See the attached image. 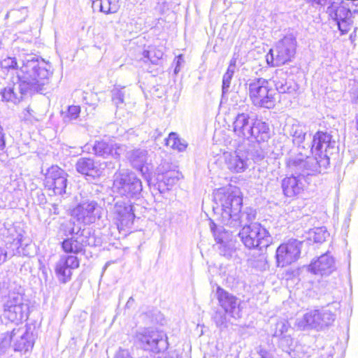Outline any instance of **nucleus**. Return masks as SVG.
Instances as JSON below:
<instances>
[{"label": "nucleus", "instance_id": "nucleus-1", "mask_svg": "<svg viewBox=\"0 0 358 358\" xmlns=\"http://www.w3.org/2000/svg\"><path fill=\"white\" fill-rule=\"evenodd\" d=\"M214 198L221 206L220 221L224 225L236 229L242 226L244 221L255 220L256 213L254 209L245 208L241 210L243 199L238 189H219Z\"/></svg>", "mask_w": 358, "mask_h": 358}, {"label": "nucleus", "instance_id": "nucleus-2", "mask_svg": "<svg viewBox=\"0 0 358 358\" xmlns=\"http://www.w3.org/2000/svg\"><path fill=\"white\" fill-rule=\"evenodd\" d=\"M19 89L29 93L41 92L52 75L51 66L44 60L29 56L16 72Z\"/></svg>", "mask_w": 358, "mask_h": 358}, {"label": "nucleus", "instance_id": "nucleus-3", "mask_svg": "<svg viewBox=\"0 0 358 358\" xmlns=\"http://www.w3.org/2000/svg\"><path fill=\"white\" fill-rule=\"evenodd\" d=\"M233 131L239 138L255 139L257 142L266 141L270 137L267 123L250 117L248 113H238L233 122Z\"/></svg>", "mask_w": 358, "mask_h": 358}, {"label": "nucleus", "instance_id": "nucleus-4", "mask_svg": "<svg viewBox=\"0 0 358 358\" xmlns=\"http://www.w3.org/2000/svg\"><path fill=\"white\" fill-rule=\"evenodd\" d=\"M248 85L249 96L258 107L272 108L276 102L275 90L269 86L268 81L259 78L250 80Z\"/></svg>", "mask_w": 358, "mask_h": 358}, {"label": "nucleus", "instance_id": "nucleus-5", "mask_svg": "<svg viewBox=\"0 0 358 358\" xmlns=\"http://www.w3.org/2000/svg\"><path fill=\"white\" fill-rule=\"evenodd\" d=\"M244 221L238 234L243 243L249 249L266 248L270 243L268 231L259 223Z\"/></svg>", "mask_w": 358, "mask_h": 358}, {"label": "nucleus", "instance_id": "nucleus-6", "mask_svg": "<svg viewBox=\"0 0 358 358\" xmlns=\"http://www.w3.org/2000/svg\"><path fill=\"white\" fill-rule=\"evenodd\" d=\"M135 339L144 350L155 353L166 350L169 345L166 334L155 329H143L137 331Z\"/></svg>", "mask_w": 358, "mask_h": 358}, {"label": "nucleus", "instance_id": "nucleus-7", "mask_svg": "<svg viewBox=\"0 0 358 358\" xmlns=\"http://www.w3.org/2000/svg\"><path fill=\"white\" fill-rule=\"evenodd\" d=\"M296 41L292 34L285 36L279 41L274 49L266 55V62L273 66L283 65L292 60L296 53Z\"/></svg>", "mask_w": 358, "mask_h": 358}, {"label": "nucleus", "instance_id": "nucleus-8", "mask_svg": "<svg viewBox=\"0 0 358 358\" xmlns=\"http://www.w3.org/2000/svg\"><path fill=\"white\" fill-rule=\"evenodd\" d=\"M114 191L127 197H135L142 191V182L136 174L128 170L117 172L114 175Z\"/></svg>", "mask_w": 358, "mask_h": 358}, {"label": "nucleus", "instance_id": "nucleus-9", "mask_svg": "<svg viewBox=\"0 0 358 358\" xmlns=\"http://www.w3.org/2000/svg\"><path fill=\"white\" fill-rule=\"evenodd\" d=\"M3 315L11 322L22 321L27 317L29 307L18 292H10L3 303Z\"/></svg>", "mask_w": 358, "mask_h": 358}, {"label": "nucleus", "instance_id": "nucleus-10", "mask_svg": "<svg viewBox=\"0 0 358 358\" xmlns=\"http://www.w3.org/2000/svg\"><path fill=\"white\" fill-rule=\"evenodd\" d=\"M72 215L79 222L90 224L100 217V208L96 201L83 199L73 209Z\"/></svg>", "mask_w": 358, "mask_h": 358}, {"label": "nucleus", "instance_id": "nucleus-11", "mask_svg": "<svg viewBox=\"0 0 358 358\" xmlns=\"http://www.w3.org/2000/svg\"><path fill=\"white\" fill-rule=\"evenodd\" d=\"M302 244L296 239H290L279 245L276 250L278 266L284 267L295 262L299 258Z\"/></svg>", "mask_w": 358, "mask_h": 358}, {"label": "nucleus", "instance_id": "nucleus-12", "mask_svg": "<svg viewBox=\"0 0 358 358\" xmlns=\"http://www.w3.org/2000/svg\"><path fill=\"white\" fill-rule=\"evenodd\" d=\"M67 176L64 170L57 166H52L48 170L45 180V187L52 189L55 194L62 196L66 194Z\"/></svg>", "mask_w": 358, "mask_h": 358}, {"label": "nucleus", "instance_id": "nucleus-13", "mask_svg": "<svg viewBox=\"0 0 358 358\" xmlns=\"http://www.w3.org/2000/svg\"><path fill=\"white\" fill-rule=\"evenodd\" d=\"M181 173L175 169H171L170 166L164 162L157 169V182L158 189L161 193L170 189L181 178Z\"/></svg>", "mask_w": 358, "mask_h": 358}, {"label": "nucleus", "instance_id": "nucleus-14", "mask_svg": "<svg viewBox=\"0 0 358 358\" xmlns=\"http://www.w3.org/2000/svg\"><path fill=\"white\" fill-rule=\"evenodd\" d=\"M216 297L219 305L227 315L235 319H238L241 317V301L236 296L220 287H217Z\"/></svg>", "mask_w": 358, "mask_h": 358}, {"label": "nucleus", "instance_id": "nucleus-15", "mask_svg": "<svg viewBox=\"0 0 358 358\" xmlns=\"http://www.w3.org/2000/svg\"><path fill=\"white\" fill-rule=\"evenodd\" d=\"M79 260L74 255H62L55 264V273L62 283L69 282L72 275L71 271L79 267Z\"/></svg>", "mask_w": 358, "mask_h": 358}, {"label": "nucleus", "instance_id": "nucleus-16", "mask_svg": "<svg viewBox=\"0 0 358 358\" xmlns=\"http://www.w3.org/2000/svg\"><path fill=\"white\" fill-rule=\"evenodd\" d=\"M93 151L97 156L103 158L111 157L119 159L126 152V146L114 141L106 142L104 141H96L93 145Z\"/></svg>", "mask_w": 358, "mask_h": 358}, {"label": "nucleus", "instance_id": "nucleus-17", "mask_svg": "<svg viewBox=\"0 0 358 358\" xmlns=\"http://www.w3.org/2000/svg\"><path fill=\"white\" fill-rule=\"evenodd\" d=\"M15 351L27 352L34 345V338L31 328L27 326L14 328L12 331Z\"/></svg>", "mask_w": 358, "mask_h": 358}, {"label": "nucleus", "instance_id": "nucleus-18", "mask_svg": "<svg viewBox=\"0 0 358 358\" xmlns=\"http://www.w3.org/2000/svg\"><path fill=\"white\" fill-rule=\"evenodd\" d=\"M224 158L227 169L235 173L245 172L250 164V159L243 152H226L224 154Z\"/></svg>", "mask_w": 358, "mask_h": 358}, {"label": "nucleus", "instance_id": "nucleus-19", "mask_svg": "<svg viewBox=\"0 0 358 358\" xmlns=\"http://www.w3.org/2000/svg\"><path fill=\"white\" fill-rule=\"evenodd\" d=\"M128 159L134 168L138 170L142 176L150 181V175L148 173V162L149 159L148 152L144 149H136L128 152Z\"/></svg>", "mask_w": 358, "mask_h": 358}, {"label": "nucleus", "instance_id": "nucleus-20", "mask_svg": "<svg viewBox=\"0 0 358 358\" xmlns=\"http://www.w3.org/2000/svg\"><path fill=\"white\" fill-rule=\"evenodd\" d=\"M335 269L334 258L329 253L321 255L309 266V270L315 274L329 275Z\"/></svg>", "mask_w": 358, "mask_h": 358}, {"label": "nucleus", "instance_id": "nucleus-21", "mask_svg": "<svg viewBox=\"0 0 358 358\" xmlns=\"http://www.w3.org/2000/svg\"><path fill=\"white\" fill-rule=\"evenodd\" d=\"M113 213L115 219L122 227L132 224L135 217L132 206L130 204H126L124 201H117L115 204Z\"/></svg>", "mask_w": 358, "mask_h": 358}, {"label": "nucleus", "instance_id": "nucleus-22", "mask_svg": "<svg viewBox=\"0 0 358 358\" xmlns=\"http://www.w3.org/2000/svg\"><path fill=\"white\" fill-rule=\"evenodd\" d=\"M76 168L78 173L92 178L99 177L102 173V169L100 167V164L96 163L91 158H80L76 162Z\"/></svg>", "mask_w": 358, "mask_h": 358}, {"label": "nucleus", "instance_id": "nucleus-23", "mask_svg": "<svg viewBox=\"0 0 358 358\" xmlns=\"http://www.w3.org/2000/svg\"><path fill=\"white\" fill-rule=\"evenodd\" d=\"M19 85L20 83L18 81L8 83L1 92V100L13 103H19L23 99V96L29 93L27 91L20 90Z\"/></svg>", "mask_w": 358, "mask_h": 358}, {"label": "nucleus", "instance_id": "nucleus-24", "mask_svg": "<svg viewBox=\"0 0 358 358\" xmlns=\"http://www.w3.org/2000/svg\"><path fill=\"white\" fill-rule=\"evenodd\" d=\"M336 141L330 138V143H327L322 144L323 152L318 157H315L314 161H315L317 167L314 168V171L320 173L322 170H324L329 165V158L334 152L336 150Z\"/></svg>", "mask_w": 358, "mask_h": 358}, {"label": "nucleus", "instance_id": "nucleus-25", "mask_svg": "<svg viewBox=\"0 0 358 358\" xmlns=\"http://www.w3.org/2000/svg\"><path fill=\"white\" fill-rule=\"evenodd\" d=\"M281 186L284 194L288 197L298 195L303 189L302 178L300 177H287L282 180Z\"/></svg>", "mask_w": 358, "mask_h": 358}, {"label": "nucleus", "instance_id": "nucleus-26", "mask_svg": "<svg viewBox=\"0 0 358 358\" xmlns=\"http://www.w3.org/2000/svg\"><path fill=\"white\" fill-rule=\"evenodd\" d=\"M284 131L293 138L294 143L300 145L305 140L306 129L296 120L289 121L285 126Z\"/></svg>", "mask_w": 358, "mask_h": 358}, {"label": "nucleus", "instance_id": "nucleus-27", "mask_svg": "<svg viewBox=\"0 0 358 358\" xmlns=\"http://www.w3.org/2000/svg\"><path fill=\"white\" fill-rule=\"evenodd\" d=\"M319 310H312L305 313L301 317L296 319V324L300 329H319Z\"/></svg>", "mask_w": 358, "mask_h": 358}, {"label": "nucleus", "instance_id": "nucleus-28", "mask_svg": "<svg viewBox=\"0 0 358 358\" xmlns=\"http://www.w3.org/2000/svg\"><path fill=\"white\" fill-rule=\"evenodd\" d=\"M327 13L335 22L348 19L351 15L350 9L341 5L338 1H333L331 4L328 6Z\"/></svg>", "mask_w": 358, "mask_h": 358}, {"label": "nucleus", "instance_id": "nucleus-29", "mask_svg": "<svg viewBox=\"0 0 358 358\" xmlns=\"http://www.w3.org/2000/svg\"><path fill=\"white\" fill-rule=\"evenodd\" d=\"M83 236H78L77 232L76 236L66 238L62 242V248L65 252L78 254L83 250Z\"/></svg>", "mask_w": 358, "mask_h": 358}, {"label": "nucleus", "instance_id": "nucleus-30", "mask_svg": "<svg viewBox=\"0 0 358 358\" xmlns=\"http://www.w3.org/2000/svg\"><path fill=\"white\" fill-rule=\"evenodd\" d=\"M330 138L332 136L327 132L317 131L313 138L311 152L315 157H318L319 155L323 152L322 144L330 143Z\"/></svg>", "mask_w": 358, "mask_h": 358}, {"label": "nucleus", "instance_id": "nucleus-31", "mask_svg": "<svg viewBox=\"0 0 358 358\" xmlns=\"http://www.w3.org/2000/svg\"><path fill=\"white\" fill-rule=\"evenodd\" d=\"M287 73L282 70H278L275 71V75L273 76V83L275 86V90L279 93H286L289 92V86L287 85Z\"/></svg>", "mask_w": 358, "mask_h": 358}, {"label": "nucleus", "instance_id": "nucleus-32", "mask_svg": "<svg viewBox=\"0 0 358 358\" xmlns=\"http://www.w3.org/2000/svg\"><path fill=\"white\" fill-rule=\"evenodd\" d=\"M93 9L99 8V10L106 14L115 13L119 8V1H92Z\"/></svg>", "mask_w": 358, "mask_h": 358}, {"label": "nucleus", "instance_id": "nucleus-33", "mask_svg": "<svg viewBox=\"0 0 358 358\" xmlns=\"http://www.w3.org/2000/svg\"><path fill=\"white\" fill-rule=\"evenodd\" d=\"M236 62L231 60L222 78V93L226 94L229 91L231 80L236 69Z\"/></svg>", "mask_w": 358, "mask_h": 358}, {"label": "nucleus", "instance_id": "nucleus-34", "mask_svg": "<svg viewBox=\"0 0 358 358\" xmlns=\"http://www.w3.org/2000/svg\"><path fill=\"white\" fill-rule=\"evenodd\" d=\"M317 320L320 322L319 329H322L324 327H329L333 324L335 320V315L329 310H319V319Z\"/></svg>", "mask_w": 358, "mask_h": 358}, {"label": "nucleus", "instance_id": "nucleus-35", "mask_svg": "<svg viewBox=\"0 0 358 358\" xmlns=\"http://www.w3.org/2000/svg\"><path fill=\"white\" fill-rule=\"evenodd\" d=\"M166 145L173 149H177L179 151L185 150L187 147V144L184 141H182V140L178 137V135L173 132L171 133L166 139Z\"/></svg>", "mask_w": 358, "mask_h": 358}, {"label": "nucleus", "instance_id": "nucleus-36", "mask_svg": "<svg viewBox=\"0 0 358 358\" xmlns=\"http://www.w3.org/2000/svg\"><path fill=\"white\" fill-rule=\"evenodd\" d=\"M309 235L310 239L313 240L315 243H323L329 237V234L325 227H317L310 231Z\"/></svg>", "mask_w": 358, "mask_h": 358}, {"label": "nucleus", "instance_id": "nucleus-37", "mask_svg": "<svg viewBox=\"0 0 358 358\" xmlns=\"http://www.w3.org/2000/svg\"><path fill=\"white\" fill-rule=\"evenodd\" d=\"M144 57L148 58L152 64L157 62L162 58L164 52L161 49L156 47H151L150 50L143 52Z\"/></svg>", "mask_w": 358, "mask_h": 358}, {"label": "nucleus", "instance_id": "nucleus-38", "mask_svg": "<svg viewBox=\"0 0 358 358\" xmlns=\"http://www.w3.org/2000/svg\"><path fill=\"white\" fill-rule=\"evenodd\" d=\"M279 347L289 354L294 350V341L291 334H285L279 338Z\"/></svg>", "mask_w": 358, "mask_h": 358}, {"label": "nucleus", "instance_id": "nucleus-39", "mask_svg": "<svg viewBox=\"0 0 358 358\" xmlns=\"http://www.w3.org/2000/svg\"><path fill=\"white\" fill-rule=\"evenodd\" d=\"M112 93V101L113 103L119 107L121 104L124 103V96H125V90L124 87H115L111 91Z\"/></svg>", "mask_w": 358, "mask_h": 358}, {"label": "nucleus", "instance_id": "nucleus-40", "mask_svg": "<svg viewBox=\"0 0 358 358\" xmlns=\"http://www.w3.org/2000/svg\"><path fill=\"white\" fill-rule=\"evenodd\" d=\"M227 313H225V311L222 310H217L215 312L212 318L217 327L220 329L227 327Z\"/></svg>", "mask_w": 358, "mask_h": 358}, {"label": "nucleus", "instance_id": "nucleus-41", "mask_svg": "<svg viewBox=\"0 0 358 358\" xmlns=\"http://www.w3.org/2000/svg\"><path fill=\"white\" fill-rule=\"evenodd\" d=\"M11 343H13V337L12 331L8 332L3 335L0 341V353H4L7 349L10 347Z\"/></svg>", "mask_w": 358, "mask_h": 358}, {"label": "nucleus", "instance_id": "nucleus-42", "mask_svg": "<svg viewBox=\"0 0 358 358\" xmlns=\"http://www.w3.org/2000/svg\"><path fill=\"white\" fill-rule=\"evenodd\" d=\"M289 326L287 322H280L276 324V329L274 334V336L280 338L285 336V334H289Z\"/></svg>", "mask_w": 358, "mask_h": 358}, {"label": "nucleus", "instance_id": "nucleus-43", "mask_svg": "<svg viewBox=\"0 0 358 358\" xmlns=\"http://www.w3.org/2000/svg\"><path fill=\"white\" fill-rule=\"evenodd\" d=\"M273 355L271 350L266 349L264 346L260 345L256 354L251 358H273Z\"/></svg>", "mask_w": 358, "mask_h": 358}, {"label": "nucleus", "instance_id": "nucleus-44", "mask_svg": "<svg viewBox=\"0 0 358 358\" xmlns=\"http://www.w3.org/2000/svg\"><path fill=\"white\" fill-rule=\"evenodd\" d=\"M0 66L6 69H15L17 66V62L15 57H8L0 62Z\"/></svg>", "mask_w": 358, "mask_h": 358}, {"label": "nucleus", "instance_id": "nucleus-45", "mask_svg": "<svg viewBox=\"0 0 358 358\" xmlns=\"http://www.w3.org/2000/svg\"><path fill=\"white\" fill-rule=\"evenodd\" d=\"M350 17L336 22L338 29L341 32V34H345L350 29Z\"/></svg>", "mask_w": 358, "mask_h": 358}, {"label": "nucleus", "instance_id": "nucleus-46", "mask_svg": "<svg viewBox=\"0 0 358 358\" xmlns=\"http://www.w3.org/2000/svg\"><path fill=\"white\" fill-rule=\"evenodd\" d=\"M80 113V108L78 106H71L69 107L66 117L69 118V120H76L79 114Z\"/></svg>", "mask_w": 358, "mask_h": 358}, {"label": "nucleus", "instance_id": "nucleus-47", "mask_svg": "<svg viewBox=\"0 0 358 358\" xmlns=\"http://www.w3.org/2000/svg\"><path fill=\"white\" fill-rule=\"evenodd\" d=\"M114 358H132L127 350L120 348Z\"/></svg>", "mask_w": 358, "mask_h": 358}, {"label": "nucleus", "instance_id": "nucleus-48", "mask_svg": "<svg viewBox=\"0 0 358 358\" xmlns=\"http://www.w3.org/2000/svg\"><path fill=\"white\" fill-rule=\"evenodd\" d=\"M215 240L217 241V243H220V246L219 247V250H220V253L222 255H228L229 252V249H226V247L224 245H222V240L221 238H220L219 236H216L215 235Z\"/></svg>", "mask_w": 358, "mask_h": 358}, {"label": "nucleus", "instance_id": "nucleus-49", "mask_svg": "<svg viewBox=\"0 0 358 358\" xmlns=\"http://www.w3.org/2000/svg\"><path fill=\"white\" fill-rule=\"evenodd\" d=\"M7 259V251L4 248L0 247V265L4 263Z\"/></svg>", "mask_w": 358, "mask_h": 358}, {"label": "nucleus", "instance_id": "nucleus-50", "mask_svg": "<svg viewBox=\"0 0 358 358\" xmlns=\"http://www.w3.org/2000/svg\"><path fill=\"white\" fill-rule=\"evenodd\" d=\"M6 146L5 136L3 132V128L0 125V150H3Z\"/></svg>", "mask_w": 358, "mask_h": 358}, {"label": "nucleus", "instance_id": "nucleus-51", "mask_svg": "<svg viewBox=\"0 0 358 358\" xmlns=\"http://www.w3.org/2000/svg\"><path fill=\"white\" fill-rule=\"evenodd\" d=\"M184 62V59L182 58V55H179L178 57H177V63H176V66L175 68V73H178L179 71V66L180 65Z\"/></svg>", "mask_w": 358, "mask_h": 358}, {"label": "nucleus", "instance_id": "nucleus-52", "mask_svg": "<svg viewBox=\"0 0 358 358\" xmlns=\"http://www.w3.org/2000/svg\"><path fill=\"white\" fill-rule=\"evenodd\" d=\"M160 358H178L176 355H175L173 353H169L168 355H163L162 357H159Z\"/></svg>", "mask_w": 358, "mask_h": 358}, {"label": "nucleus", "instance_id": "nucleus-53", "mask_svg": "<svg viewBox=\"0 0 358 358\" xmlns=\"http://www.w3.org/2000/svg\"><path fill=\"white\" fill-rule=\"evenodd\" d=\"M52 208H51L50 210L52 211L53 213L55 215L59 214L57 205L52 204Z\"/></svg>", "mask_w": 358, "mask_h": 358}, {"label": "nucleus", "instance_id": "nucleus-54", "mask_svg": "<svg viewBox=\"0 0 358 358\" xmlns=\"http://www.w3.org/2000/svg\"><path fill=\"white\" fill-rule=\"evenodd\" d=\"M134 301V300L133 297H130V298L128 299V301H127V302L126 306H127V307H129V306H130V305H131Z\"/></svg>", "mask_w": 358, "mask_h": 358}, {"label": "nucleus", "instance_id": "nucleus-55", "mask_svg": "<svg viewBox=\"0 0 358 358\" xmlns=\"http://www.w3.org/2000/svg\"><path fill=\"white\" fill-rule=\"evenodd\" d=\"M215 224L214 223H212V224L210 226V229L213 231V233H215Z\"/></svg>", "mask_w": 358, "mask_h": 358}, {"label": "nucleus", "instance_id": "nucleus-56", "mask_svg": "<svg viewBox=\"0 0 358 358\" xmlns=\"http://www.w3.org/2000/svg\"><path fill=\"white\" fill-rule=\"evenodd\" d=\"M27 110L28 113H29L30 109L28 108Z\"/></svg>", "mask_w": 358, "mask_h": 358}, {"label": "nucleus", "instance_id": "nucleus-57", "mask_svg": "<svg viewBox=\"0 0 358 358\" xmlns=\"http://www.w3.org/2000/svg\"><path fill=\"white\" fill-rule=\"evenodd\" d=\"M71 234H74L73 230H72V231H71Z\"/></svg>", "mask_w": 358, "mask_h": 358}]
</instances>
